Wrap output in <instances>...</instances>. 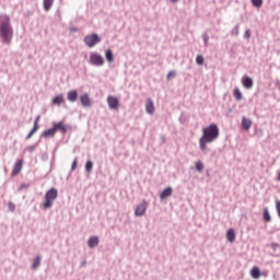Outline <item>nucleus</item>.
<instances>
[{
	"instance_id": "obj_45",
	"label": "nucleus",
	"mask_w": 280,
	"mask_h": 280,
	"mask_svg": "<svg viewBox=\"0 0 280 280\" xmlns=\"http://www.w3.org/2000/svg\"><path fill=\"white\" fill-rule=\"evenodd\" d=\"M71 32H78V30L74 27V28H71Z\"/></svg>"
},
{
	"instance_id": "obj_43",
	"label": "nucleus",
	"mask_w": 280,
	"mask_h": 280,
	"mask_svg": "<svg viewBox=\"0 0 280 280\" xmlns=\"http://www.w3.org/2000/svg\"><path fill=\"white\" fill-rule=\"evenodd\" d=\"M162 143H165V136H161Z\"/></svg>"
},
{
	"instance_id": "obj_27",
	"label": "nucleus",
	"mask_w": 280,
	"mask_h": 280,
	"mask_svg": "<svg viewBox=\"0 0 280 280\" xmlns=\"http://www.w3.org/2000/svg\"><path fill=\"white\" fill-rule=\"evenodd\" d=\"M85 172L88 174H91V172H93V161L88 160L85 163Z\"/></svg>"
},
{
	"instance_id": "obj_21",
	"label": "nucleus",
	"mask_w": 280,
	"mask_h": 280,
	"mask_svg": "<svg viewBox=\"0 0 280 280\" xmlns=\"http://www.w3.org/2000/svg\"><path fill=\"white\" fill-rule=\"evenodd\" d=\"M226 240L231 244H233V242H235V230H233V229H229L228 230V232H226Z\"/></svg>"
},
{
	"instance_id": "obj_9",
	"label": "nucleus",
	"mask_w": 280,
	"mask_h": 280,
	"mask_svg": "<svg viewBox=\"0 0 280 280\" xmlns=\"http://www.w3.org/2000/svg\"><path fill=\"white\" fill-rule=\"evenodd\" d=\"M21 170H23V160H19L11 173V176H19V174H21Z\"/></svg>"
},
{
	"instance_id": "obj_8",
	"label": "nucleus",
	"mask_w": 280,
	"mask_h": 280,
	"mask_svg": "<svg viewBox=\"0 0 280 280\" xmlns=\"http://www.w3.org/2000/svg\"><path fill=\"white\" fill-rule=\"evenodd\" d=\"M107 104H108L110 110L119 109V98H117V96H108Z\"/></svg>"
},
{
	"instance_id": "obj_2",
	"label": "nucleus",
	"mask_w": 280,
	"mask_h": 280,
	"mask_svg": "<svg viewBox=\"0 0 280 280\" xmlns=\"http://www.w3.org/2000/svg\"><path fill=\"white\" fill-rule=\"evenodd\" d=\"M14 36V28L10 23V16L8 14L0 15V37L2 38V43L4 45H10L12 43V38Z\"/></svg>"
},
{
	"instance_id": "obj_23",
	"label": "nucleus",
	"mask_w": 280,
	"mask_h": 280,
	"mask_svg": "<svg viewBox=\"0 0 280 280\" xmlns=\"http://www.w3.org/2000/svg\"><path fill=\"white\" fill-rule=\"evenodd\" d=\"M105 58L107 62H113V60H115V55H113V49H107L105 51Z\"/></svg>"
},
{
	"instance_id": "obj_25",
	"label": "nucleus",
	"mask_w": 280,
	"mask_h": 280,
	"mask_svg": "<svg viewBox=\"0 0 280 280\" xmlns=\"http://www.w3.org/2000/svg\"><path fill=\"white\" fill-rule=\"evenodd\" d=\"M262 218L265 222H272V217H270V212L268 211V208H264Z\"/></svg>"
},
{
	"instance_id": "obj_6",
	"label": "nucleus",
	"mask_w": 280,
	"mask_h": 280,
	"mask_svg": "<svg viewBox=\"0 0 280 280\" xmlns=\"http://www.w3.org/2000/svg\"><path fill=\"white\" fill-rule=\"evenodd\" d=\"M145 211H148V201L145 199H143L141 201V203H139L137 207H136V210H135V215L137 218H141L143 215H145Z\"/></svg>"
},
{
	"instance_id": "obj_30",
	"label": "nucleus",
	"mask_w": 280,
	"mask_h": 280,
	"mask_svg": "<svg viewBox=\"0 0 280 280\" xmlns=\"http://www.w3.org/2000/svg\"><path fill=\"white\" fill-rule=\"evenodd\" d=\"M252 5L254 8H261V5H264V0H252Z\"/></svg>"
},
{
	"instance_id": "obj_13",
	"label": "nucleus",
	"mask_w": 280,
	"mask_h": 280,
	"mask_svg": "<svg viewBox=\"0 0 280 280\" xmlns=\"http://www.w3.org/2000/svg\"><path fill=\"white\" fill-rule=\"evenodd\" d=\"M68 100L71 103L78 102V97H80V94L78 93V90H71L67 94Z\"/></svg>"
},
{
	"instance_id": "obj_10",
	"label": "nucleus",
	"mask_w": 280,
	"mask_h": 280,
	"mask_svg": "<svg viewBox=\"0 0 280 280\" xmlns=\"http://www.w3.org/2000/svg\"><path fill=\"white\" fill-rule=\"evenodd\" d=\"M172 194H174V188L168 186L164 190H162V192L160 194V199L165 200V199L170 198V196H172Z\"/></svg>"
},
{
	"instance_id": "obj_11",
	"label": "nucleus",
	"mask_w": 280,
	"mask_h": 280,
	"mask_svg": "<svg viewBox=\"0 0 280 280\" xmlns=\"http://www.w3.org/2000/svg\"><path fill=\"white\" fill-rule=\"evenodd\" d=\"M52 127L55 128V132H58V130H60V132H62V135H65L68 130L67 126H65V122H62V121L52 122Z\"/></svg>"
},
{
	"instance_id": "obj_26",
	"label": "nucleus",
	"mask_w": 280,
	"mask_h": 280,
	"mask_svg": "<svg viewBox=\"0 0 280 280\" xmlns=\"http://www.w3.org/2000/svg\"><path fill=\"white\" fill-rule=\"evenodd\" d=\"M195 167L199 174H202L205 172V164L201 161H198L195 163Z\"/></svg>"
},
{
	"instance_id": "obj_39",
	"label": "nucleus",
	"mask_w": 280,
	"mask_h": 280,
	"mask_svg": "<svg viewBox=\"0 0 280 280\" xmlns=\"http://www.w3.org/2000/svg\"><path fill=\"white\" fill-rule=\"evenodd\" d=\"M245 38L247 39V40H249V38H250V28H247L246 31H245Z\"/></svg>"
},
{
	"instance_id": "obj_35",
	"label": "nucleus",
	"mask_w": 280,
	"mask_h": 280,
	"mask_svg": "<svg viewBox=\"0 0 280 280\" xmlns=\"http://www.w3.org/2000/svg\"><path fill=\"white\" fill-rule=\"evenodd\" d=\"M171 78H176V71H170V72L166 74V80H170Z\"/></svg>"
},
{
	"instance_id": "obj_4",
	"label": "nucleus",
	"mask_w": 280,
	"mask_h": 280,
	"mask_svg": "<svg viewBox=\"0 0 280 280\" xmlns=\"http://www.w3.org/2000/svg\"><path fill=\"white\" fill-rule=\"evenodd\" d=\"M83 43L84 45H86V47H95V45H97L98 43H102V38L97 33H94L91 35H86L83 38Z\"/></svg>"
},
{
	"instance_id": "obj_29",
	"label": "nucleus",
	"mask_w": 280,
	"mask_h": 280,
	"mask_svg": "<svg viewBox=\"0 0 280 280\" xmlns=\"http://www.w3.org/2000/svg\"><path fill=\"white\" fill-rule=\"evenodd\" d=\"M231 36H240V24H236L235 27L231 30Z\"/></svg>"
},
{
	"instance_id": "obj_22",
	"label": "nucleus",
	"mask_w": 280,
	"mask_h": 280,
	"mask_svg": "<svg viewBox=\"0 0 280 280\" xmlns=\"http://www.w3.org/2000/svg\"><path fill=\"white\" fill-rule=\"evenodd\" d=\"M233 95H234L236 102H242L244 100V95L242 94V91H240V88L234 89Z\"/></svg>"
},
{
	"instance_id": "obj_20",
	"label": "nucleus",
	"mask_w": 280,
	"mask_h": 280,
	"mask_svg": "<svg viewBox=\"0 0 280 280\" xmlns=\"http://www.w3.org/2000/svg\"><path fill=\"white\" fill-rule=\"evenodd\" d=\"M250 277H252V279H259V277H261V270L259 269V267L252 268Z\"/></svg>"
},
{
	"instance_id": "obj_18",
	"label": "nucleus",
	"mask_w": 280,
	"mask_h": 280,
	"mask_svg": "<svg viewBox=\"0 0 280 280\" xmlns=\"http://www.w3.org/2000/svg\"><path fill=\"white\" fill-rule=\"evenodd\" d=\"M250 126H253V120H250L249 118L243 117L242 118L243 130H250Z\"/></svg>"
},
{
	"instance_id": "obj_1",
	"label": "nucleus",
	"mask_w": 280,
	"mask_h": 280,
	"mask_svg": "<svg viewBox=\"0 0 280 280\" xmlns=\"http://www.w3.org/2000/svg\"><path fill=\"white\" fill-rule=\"evenodd\" d=\"M218 137H220V128H218V125L211 124L203 128L202 136L199 139V148L201 152H206L207 143H213Z\"/></svg>"
},
{
	"instance_id": "obj_33",
	"label": "nucleus",
	"mask_w": 280,
	"mask_h": 280,
	"mask_svg": "<svg viewBox=\"0 0 280 280\" xmlns=\"http://www.w3.org/2000/svg\"><path fill=\"white\" fill-rule=\"evenodd\" d=\"M205 47H209V35L203 33L202 35Z\"/></svg>"
},
{
	"instance_id": "obj_40",
	"label": "nucleus",
	"mask_w": 280,
	"mask_h": 280,
	"mask_svg": "<svg viewBox=\"0 0 280 280\" xmlns=\"http://www.w3.org/2000/svg\"><path fill=\"white\" fill-rule=\"evenodd\" d=\"M30 187V184H22L19 188V191H23V189H27Z\"/></svg>"
},
{
	"instance_id": "obj_36",
	"label": "nucleus",
	"mask_w": 280,
	"mask_h": 280,
	"mask_svg": "<svg viewBox=\"0 0 280 280\" xmlns=\"http://www.w3.org/2000/svg\"><path fill=\"white\" fill-rule=\"evenodd\" d=\"M276 210H277L278 217L280 218V201L279 200H276Z\"/></svg>"
},
{
	"instance_id": "obj_34",
	"label": "nucleus",
	"mask_w": 280,
	"mask_h": 280,
	"mask_svg": "<svg viewBox=\"0 0 280 280\" xmlns=\"http://www.w3.org/2000/svg\"><path fill=\"white\" fill-rule=\"evenodd\" d=\"M74 170H78V159H74L71 165V172H74Z\"/></svg>"
},
{
	"instance_id": "obj_3",
	"label": "nucleus",
	"mask_w": 280,
	"mask_h": 280,
	"mask_svg": "<svg viewBox=\"0 0 280 280\" xmlns=\"http://www.w3.org/2000/svg\"><path fill=\"white\" fill-rule=\"evenodd\" d=\"M58 198V189L50 188L45 194V202L43 203L42 208L44 211H47V209H51L54 207V200Z\"/></svg>"
},
{
	"instance_id": "obj_38",
	"label": "nucleus",
	"mask_w": 280,
	"mask_h": 280,
	"mask_svg": "<svg viewBox=\"0 0 280 280\" xmlns=\"http://www.w3.org/2000/svg\"><path fill=\"white\" fill-rule=\"evenodd\" d=\"M279 248V244L277 243H271V249L273 250V253H277V249Z\"/></svg>"
},
{
	"instance_id": "obj_12",
	"label": "nucleus",
	"mask_w": 280,
	"mask_h": 280,
	"mask_svg": "<svg viewBox=\"0 0 280 280\" xmlns=\"http://www.w3.org/2000/svg\"><path fill=\"white\" fill-rule=\"evenodd\" d=\"M88 246L90 248H96V246H100V236H90L88 240Z\"/></svg>"
},
{
	"instance_id": "obj_41",
	"label": "nucleus",
	"mask_w": 280,
	"mask_h": 280,
	"mask_svg": "<svg viewBox=\"0 0 280 280\" xmlns=\"http://www.w3.org/2000/svg\"><path fill=\"white\" fill-rule=\"evenodd\" d=\"M38 121H40V116H36L33 126H38Z\"/></svg>"
},
{
	"instance_id": "obj_16",
	"label": "nucleus",
	"mask_w": 280,
	"mask_h": 280,
	"mask_svg": "<svg viewBox=\"0 0 280 280\" xmlns=\"http://www.w3.org/2000/svg\"><path fill=\"white\" fill-rule=\"evenodd\" d=\"M242 84H243V86H244L245 89H253V84H254L253 78H250V77H244V78L242 79Z\"/></svg>"
},
{
	"instance_id": "obj_42",
	"label": "nucleus",
	"mask_w": 280,
	"mask_h": 280,
	"mask_svg": "<svg viewBox=\"0 0 280 280\" xmlns=\"http://www.w3.org/2000/svg\"><path fill=\"white\" fill-rule=\"evenodd\" d=\"M84 266H86V260H83V261L81 262V268L84 267Z\"/></svg>"
},
{
	"instance_id": "obj_19",
	"label": "nucleus",
	"mask_w": 280,
	"mask_h": 280,
	"mask_svg": "<svg viewBox=\"0 0 280 280\" xmlns=\"http://www.w3.org/2000/svg\"><path fill=\"white\" fill-rule=\"evenodd\" d=\"M52 104L55 106H60L61 104H65V95L59 94L52 98Z\"/></svg>"
},
{
	"instance_id": "obj_32",
	"label": "nucleus",
	"mask_w": 280,
	"mask_h": 280,
	"mask_svg": "<svg viewBox=\"0 0 280 280\" xmlns=\"http://www.w3.org/2000/svg\"><path fill=\"white\" fill-rule=\"evenodd\" d=\"M8 209L11 211V213H14V211H16V206L12 201H9Z\"/></svg>"
},
{
	"instance_id": "obj_14",
	"label": "nucleus",
	"mask_w": 280,
	"mask_h": 280,
	"mask_svg": "<svg viewBox=\"0 0 280 280\" xmlns=\"http://www.w3.org/2000/svg\"><path fill=\"white\" fill-rule=\"evenodd\" d=\"M43 261V256L37 255L34 260L33 264L31 266L32 270H38L40 268V262Z\"/></svg>"
},
{
	"instance_id": "obj_44",
	"label": "nucleus",
	"mask_w": 280,
	"mask_h": 280,
	"mask_svg": "<svg viewBox=\"0 0 280 280\" xmlns=\"http://www.w3.org/2000/svg\"><path fill=\"white\" fill-rule=\"evenodd\" d=\"M172 3H178L179 0H171Z\"/></svg>"
},
{
	"instance_id": "obj_31",
	"label": "nucleus",
	"mask_w": 280,
	"mask_h": 280,
	"mask_svg": "<svg viewBox=\"0 0 280 280\" xmlns=\"http://www.w3.org/2000/svg\"><path fill=\"white\" fill-rule=\"evenodd\" d=\"M196 63L197 65H205V57L202 55H198L196 57Z\"/></svg>"
},
{
	"instance_id": "obj_5",
	"label": "nucleus",
	"mask_w": 280,
	"mask_h": 280,
	"mask_svg": "<svg viewBox=\"0 0 280 280\" xmlns=\"http://www.w3.org/2000/svg\"><path fill=\"white\" fill-rule=\"evenodd\" d=\"M90 65L93 67H103L104 66V57L97 52H92L90 55Z\"/></svg>"
},
{
	"instance_id": "obj_24",
	"label": "nucleus",
	"mask_w": 280,
	"mask_h": 280,
	"mask_svg": "<svg viewBox=\"0 0 280 280\" xmlns=\"http://www.w3.org/2000/svg\"><path fill=\"white\" fill-rule=\"evenodd\" d=\"M54 5V0H44V10L45 12H49Z\"/></svg>"
},
{
	"instance_id": "obj_37",
	"label": "nucleus",
	"mask_w": 280,
	"mask_h": 280,
	"mask_svg": "<svg viewBox=\"0 0 280 280\" xmlns=\"http://www.w3.org/2000/svg\"><path fill=\"white\" fill-rule=\"evenodd\" d=\"M35 150H36V144H33L26 148V151L31 153L34 152Z\"/></svg>"
},
{
	"instance_id": "obj_17",
	"label": "nucleus",
	"mask_w": 280,
	"mask_h": 280,
	"mask_svg": "<svg viewBox=\"0 0 280 280\" xmlns=\"http://www.w3.org/2000/svg\"><path fill=\"white\" fill-rule=\"evenodd\" d=\"M42 137H44V139H49L51 137H56V129L52 126V128L50 129H46L43 133Z\"/></svg>"
},
{
	"instance_id": "obj_7",
	"label": "nucleus",
	"mask_w": 280,
	"mask_h": 280,
	"mask_svg": "<svg viewBox=\"0 0 280 280\" xmlns=\"http://www.w3.org/2000/svg\"><path fill=\"white\" fill-rule=\"evenodd\" d=\"M81 105L83 108H91L93 106V100H91V95L89 93H84L80 96Z\"/></svg>"
},
{
	"instance_id": "obj_28",
	"label": "nucleus",
	"mask_w": 280,
	"mask_h": 280,
	"mask_svg": "<svg viewBox=\"0 0 280 280\" xmlns=\"http://www.w3.org/2000/svg\"><path fill=\"white\" fill-rule=\"evenodd\" d=\"M37 131H38V126H36V125L33 126L32 130L26 136V140H30L31 137H34V135H36Z\"/></svg>"
},
{
	"instance_id": "obj_15",
	"label": "nucleus",
	"mask_w": 280,
	"mask_h": 280,
	"mask_svg": "<svg viewBox=\"0 0 280 280\" xmlns=\"http://www.w3.org/2000/svg\"><path fill=\"white\" fill-rule=\"evenodd\" d=\"M145 110L148 115H154V102H152V98L147 100Z\"/></svg>"
}]
</instances>
